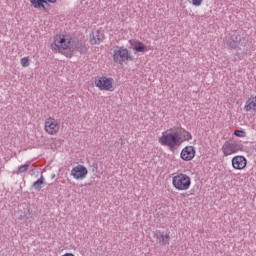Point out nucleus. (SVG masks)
<instances>
[{
    "mask_svg": "<svg viewBox=\"0 0 256 256\" xmlns=\"http://www.w3.org/2000/svg\"><path fill=\"white\" fill-rule=\"evenodd\" d=\"M30 3L33 4L34 9H39L41 7L45 8V3H47V1L44 0H30Z\"/></svg>",
    "mask_w": 256,
    "mask_h": 256,
    "instance_id": "a211bd4d",
    "label": "nucleus"
},
{
    "mask_svg": "<svg viewBox=\"0 0 256 256\" xmlns=\"http://www.w3.org/2000/svg\"><path fill=\"white\" fill-rule=\"evenodd\" d=\"M89 173V170H87V167L84 165L78 164L77 166L73 167L70 175L77 180H83L85 177H87V174Z\"/></svg>",
    "mask_w": 256,
    "mask_h": 256,
    "instance_id": "0eeeda50",
    "label": "nucleus"
},
{
    "mask_svg": "<svg viewBox=\"0 0 256 256\" xmlns=\"http://www.w3.org/2000/svg\"><path fill=\"white\" fill-rule=\"evenodd\" d=\"M172 185L177 191H187L191 187V177L180 173L172 178Z\"/></svg>",
    "mask_w": 256,
    "mask_h": 256,
    "instance_id": "20e7f679",
    "label": "nucleus"
},
{
    "mask_svg": "<svg viewBox=\"0 0 256 256\" xmlns=\"http://www.w3.org/2000/svg\"><path fill=\"white\" fill-rule=\"evenodd\" d=\"M51 179H55V174H52V175H51Z\"/></svg>",
    "mask_w": 256,
    "mask_h": 256,
    "instance_id": "b1692460",
    "label": "nucleus"
},
{
    "mask_svg": "<svg viewBox=\"0 0 256 256\" xmlns=\"http://www.w3.org/2000/svg\"><path fill=\"white\" fill-rule=\"evenodd\" d=\"M105 39V35L99 30H95L92 32V35H90V43L91 45H99L103 43Z\"/></svg>",
    "mask_w": 256,
    "mask_h": 256,
    "instance_id": "9b49d317",
    "label": "nucleus"
},
{
    "mask_svg": "<svg viewBox=\"0 0 256 256\" xmlns=\"http://www.w3.org/2000/svg\"><path fill=\"white\" fill-rule=\"evenodd\" d=\"M112 59L117 65H123V63H127V61H133V56H131V51L124 46H115Z\"/></svg>",
    "mask_w": 256,
    "mask_h": 256,
    "instance_id": "7ed1b4c3",
    "label": "nucleus"
},
{
    "mask_svg": "<svg viewBox=\"0 0 256 256\" xmlns=\"http://www.w3.org/2000/svg\"><path fill=\"white\" fill-rule=\"evenodd\" d=\"M244 110L249 113H256V96H251L244 106Z\"/></svg>",
    "mask_w": 256,
    "mask_h": 256,
    "instance_id": "ddd939ff",
    "label": "nucleus"
},
{
    "mask_svg": "<svg viewBox=\"0 0 256 256\" xmlns=\"http://www.w3.org/2000/svg\"><path fill=\"white\" fill-rule=\"evenodd\" d=\"M241 44V35L236 34L231 36V38L228 40L227 45L230 47V49H237L239 45Z\"/></svg>",
    "mask_w": 256,
    "mask_h": 256,
    "instance_id": "4468645a",
    "label": "nucleus"
},
{
    "mask_svg": "<svg viewBox=\"0 0 256 256\" xmlns=\"http://www.w3.org/2000/svg\"><path fill=\"white\" fill-rule=\"evenodd\" d=\"M156 237V241L157 243H159L160 245H169V241H171V236L169 235V232H157L155 234Z\"/></svg>",
    "mask_w": 256,
    "mask_h": 256,
    "instance_id": "f8f14e48",
    "label": "nucleus"
},
{
    "mask_svg": "<svg viewBox=\"0 0 256 256\" xmlns=\"http://www.w3.org/2000/svg\"><path fill=\"white\" fill-rule=\"evenodd\" d=\"M202 4L203 0H192V5H194V7H201Z\"/></svg>",
    "mask_w": 256,
    "mask_h": 256,
    "instance_id": "4be33fe9",
    "label": "nucleus"
},
{
    "mask_svg": "<svg viewBox=\"0 0 256 256\" xmlns=\"http://www.w3.org/2000/svg\"><path fill=\"white\" fill-rule=\"evenodd\" d=\"M190 195H194V193H193V190H191V193H190Z\"/></svg>",
    "mask_w": 256,
    "mask_h": 256,
    "instance_id": "393cba45",
    "label": "nucleus"
},
{
    "mask_svg": "<svg viewBox=\"0 0 256 256\" xmlns=\"http://www.w3.org/2000/svg\"><path fill=\"white\" fill-rule=\"evenodd\" d=\"M160 145L169 147L170 151H175L177 147H180L183 143L179 132L162 133V136L158 139Z\"/></svg>",
    "mask_w": 256,
    "mask_h": 256,
    "instance_id": "f03ea898",
    "label": "nucleus"
},
{
    "mask_svg": "<svg viewBox=\"0 0 256 256\" xmlns=\"http://www.w3.org/2000/svg\"><path fill=\"white\" fill-rule=\"evenodd\" d=\"M44 129L49 135H56L59 132V123H57L55 118L50 117L46 119Z\"/></svg>",
    "mask_w": 256,
    "mask_h": 256,
    "instance_id": "6e6552de",
    "label": "nucleus"
},
{
    "mask_svg": "<svg viewBox=\"0 0 256 256\" xmlns=\"http://www.w3.org/2000/svg\"><path fill=\"white\" fill-rule=\"evenodd\" d=\"M180 135H183L184 141H191L193 139V135L191 132L185 130V128H180L179 132Z\"/></svg>",
    "mask_w": 256,
    "mask_h": 256,
    "instance_id": "f3484780",
    "label": "nucleus"
},
{
    "mask_svg": "<svg viewBox=\"0 0 256 256\" xmlns=\"http://www.w3.org/2000/svg\"><path fill=\"white\" fill-rule=\"evenodd\" d=\"M133 49L136 53H145L147 51V47L141 41H137Z\"/></svg>",
    "mask_w": 256,
    "mask_h": 256,
    "instance_id": "dca6fc26",
    "label": "nucleus"
},
{
    "mask_svg": "<svg viewBox=\"0 0 256 256\" xmlns=\"http://www.w3.org/2000/svg\"><path fill=\"white\" fill-rule=\"evenodd\" d=\"M20 63L22 65V67H29L30 63H29V57H23L20 60Z\"/></svg>",
    "mask_w": 256,
    "mask_h": 256,
    "instance_id": "412c9836",
    "label": "nucleus"
},
{
    "mask_svg": "<svg viewBox=\"0 0 256 256\" xmlns=\"http://www.w3.org/2000/svg\"><path fill=\"white\" fill-rule=\"evenodd\" d=\"M43 185H45V176L41 174L40 178L32 184L31 189H35V191H40L43 189Z\"/></svg>",
    "mask_w": 256,
    "mask_h": 256,
    "instance_id": "2eb2a0df",
    "label": "nucleus"
},
{
    "mask_svg": "<svg viewBox=\"0 0 256 256\" xmlns=\"http://www.w3.org/2000/svg\"><path fill=\"white\" fill-rule=\"evenodd\" d=\"M95 86L100 89V91H112L113 89V78H107L105 76L100 77L95 80Z\"/></svg>",
    "mask_w": 256,
    "mask_h": 256,
    "instance_id": "423d86ee",
    "label": "nucleus"
},
{
    "mask_svg": "<svg viewBox=\"0 0 256 256\" xmlns=\"http://www.w3.org/2000/svg\"><path fill=\"white\" fill-rule=\"evenodd\" d=\"M28 170H29V164H24L19 166L15 173L16 175H21V173H25Z\"/></svg>",
    "mask_w": 256,
    "mask_h": 256,
    "instance_id": "6ab92c4d",
    "label": "nucleus"
},
{
    "mask_svg": "<svg viewBox=\"0 0 256 256\" xmlns=\"http://www.w3.org/2000/svg\"><path fill=\"white\" fill-rule=\"evenodd\" d=\"M44 1H46V5H47V3H57V0H44Z\"/></svg>",
    "mask_w": 256,
    "mask_h": 256,
    "instance_id": "5701e85b",
    "label": "nucleus"
},
{
    "mask_svg": "<svg viewBox=\"0 0 256 256\" xmlns=\"http://www.w3.org/2000/svg\"><path fill=\"white\" fill-rule=\"evenodd\" d=\"M196 153H197V151L195 150V148L193 146H186L182 149V151L180 153V158L183 161H193V159H195Z\"/></svg>",
    "mask_w": 256,
    "mask_h": 256,
    "instance_id": "1a4fd4ad",
    "label": "nucleus"
},
{
    "mask_svg": "<svg viewBox=\"0 0 256 256\" xmlns=\"http://www.w3.org/2000/svg\"><path fill=\"white\" fill-rule=\"evenodd\" d=\"M232 167L238 171L245 169L247 167V158L241 155L234 156L232 158Z\"/></svg>",
    "mask_w": 256,
    "mask_h": 256,
    "instance_id": "9d476101",
    "label": "nucleus"
},
{
    "mask_svg": "<svg viewBox=\"0 0 256 256\" xmlns=\"http://www.w3.org/2000/svg\"><path fill=\"white\" fill-rule=\"evenodd\" d=\"M234 135L236 137H247V132L245 130H235Z\"/></svg>",
    "mask_w": 256,
    "mask_h": 256,
    "instance_id": "aec40b11",
    "label": "nucleus"
},
{
    "mask_svg": "<svg viewBox=\"0 0 256 256\" xmlns=\"http://www.w3.org/2000/svg\"><path fill=\"white\" fill-rule=\"evenodd\" d=\"M243 149V144L237 142H224L222 146V152L224 157H229V155H235V153H239Z\"/></svg>",
    "mask_w": 256,
    "mask_h": 256,
    "instance_id": "39448f33",
    "label": "nucleus"
},
{
    "mask_svg": "<svg viewBox=\"0 0 256 256\" xmlns=\"http://www.w3.org/2000/svg\"><path fill=\"white\" fill-rule=\"evenodd\" d=\"M53 51H58L65 55L68 59L73 57L74 51H79L83 53V44L79 40H75L69 36H57L54 39V43L51 45Z\"/></svg>",
    "mask_w": 256,
    "mask_h": 256,
    "instance_id": "f257e3e1",
    "label": "nucleus"
}]
</instances>
